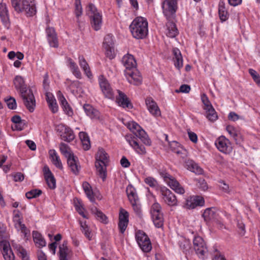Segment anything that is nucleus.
<instances>
[{"instance_id":"f257e3e1","label":"nucleus","mask_w":260,"mask_h":260,"mask_svg":"<svg viewBox=\"0 0 260 260\" xmlns=\"http://www.w3.org/2000/svg\"><path fill=\"white\" fill-rule=\"evenodd\" d=\"M127 127L134 133L135 136L132 135H126L125 136L126 141L138 153L145 154L146 153L145 148L143 145L139 144L137 138H139L144 144L150 146L151 140L148 136L145 131L134 121L128 122Z\"/></svg>"},{"instance_id":"f03ea898","label":"nucleus","mask_w":260,"mask_h":260,"mask_svg":"<svg viewBox=\"0 0 260 260\" xmlns=\"http://www.w3.org/2000/svg\"><path fill=\"white\" fill-rule=\"evenodd\" d=\"M13 82L15 88L19 90L24 105L30 112H32L36 107V100L32 90L27 88L24 80L21 76H16Z\"/></svg>"},{"instance_id":"7ed1b4c3","label":"nucleus","mask_w":260,"mask_h":260,"mask_svg":"<svg viewBox=\"0 0 260 260\" xmlns=\"http://www.w3.org/2000/svg\"><path fill=\"white\" fill-rule=\"evenodd\" d=\"M129 29L135 38L142 39L148 34V22L146 18L138 17L133 21L129 26Z\"/></svg>"},{"instance_id":"20e7f679","label":"nucleus","mask_w":260,"mask_h":260,"mask_svg":"<svg viewBox=\"0 0 260 260\" xmlns=\"http://www.w3.org/2000/svg\"><path fill=\"white\" fill-rule=\"evenodd\" d=\"M61 153L67 158V164L71 172L75 175L79 174L81 167L77 157L71 151L70 147L61 143L59 147Z\"/></svg>"},{"instance_id":"39448f33","label":"nucleus","mask_w":260,"mask_h":260,"mask_svg":"<svg viewBox=\"0 0 260 260\" xmlns=\"http://www.w3.org/2000/svg\"><path fill=\"white\" fill-rule=\"evenodd\" d=\"M11 5L17 13L24 12L27 16H32L36 13L34 0H11Z\"/></svg>"},{"instance_id":"423d86ee","label":"nucleus","mask_w":260,"mask_h":260,"mask_svg":"<svg viewBox=\"0 0 260 260\" xmlns=\"http://www.w3.org/2000/svg\"><path fill=\"white\" fill-rule=\"evenodd\" d=\"M108 154L102 148H99L96 154L95 166L98 175L103 180L106 177V164L108 162Z\"/></svg>"},{"instance_id":"0eeeda50","label":"nucleus","mask_w":260,"mask_h":260,"mask_svg":"<svg viewBox=\"0 0 260 260\" xmlns=\"http://www.w3.org/2000/svg\"><path fill=\"white\" fill-rule=\"evenodd\" d=\"M150 213L153 223L155 227L159 228L164 224L163 213L160 205L155 202L152 204L150 209Z\"/></svg>"},{"instance_id":"6e6552de","label":"nucleus","mask_w":260,"mask_h":260,"mask_svg":"<svg viewBox=\"0 0 260 260\" xmlns=\"http://www.w3.org/2000/svg\"><path fill=\"white\" fill-rule=\"evenodd\" d=\"M88 11L91 13L92 19L91 26L95 30L100 29L102 24V16L98 12L96 8L92 4H89L88 7Z\"/></svg>"},{"instance_id":"1a4fd4ad","label":"nucleus","mask_w":260,"mask_h":260,"mask_svg":"<svg viewBox=\"0 0 260 260\" xmlns=\"http://www.w3.org/2000/svg\"><path fill=\"white\" fill-rule=\"evenodd\" d=\"M99 83L102 93L105 98L109 99L114 98V93L108 81L103 75L99 77Z\"/></svg>"},{"instance_id":"9d476101","label":"nucleus","mask_w":260,"mask_h":260,"mask_svg":"<svg viewBox=\"0 0 260 260\" xmlns=\"http://www.w3.org/2000/svg\"><path fill=\"white\" fill-rule=\"evenodd\" d=\"M103 46L106 50V55L110 59L115 57L114 43L113 36L111 34L106 35L104 38Z\"/></svg>"},{"instance_id":"9b49d317","label":"nucleus","mask_w":260,"mask_h":260,"mask_svg":"<svg viewBox=\"0 0 260 260\" xmlns=\"http://www.w3.org/2000/svg\"><path fill=\"white\" fill-rule=\"evenodd\" d=\"M193 244L197 254L203 259L208 250L203 238L200 236L196 237L193 239Z\"/></svg>"},{"instance_id":"f8f14e48","label":"nucleus","mask_w":260,"mask_h":260,"mask_svg":"<svg viewBox=\"0 0 260 260\" xmlns=\"http://www.w3.org/2000/svg\"><path fill=\"white\" fill-rule=\"evenodd\" d=\"M160 192L162 199L164 202L170 206H176L177 204V200L175 195L166 187H161Z\"/></svg>"},{"instance_id":"ddd939ff","label":"nucleus","mask_w":260,"mask_h":260,"mask_svg":"<svg viewBox=\"0 0 260 260\" xmlns=\"http://www.w3.org/2000/svg\"><path fill=\"white\" fill-rule=\"evenodd\" d=\"M162 8L163 9V13L167 17H168L174 14L177 9V3L176 0H165L163 2L162 4Z\"/></svg>"},{"instance_id":"4468645a","label":"nucleus","mask_w":260,"mask_h":260,"mask_svg":"<svg viewBox=\"0 0 260 260\" xmlns=\"http://www.w3.org/2000/svg\"><path fill=\"white\" fill-rule=\"evenodd\" d=\"M217 149L224 153H230L232 151V146L230 141L224 136L219 137L215 141Z\"/></svg>"},{"instance_id":"2eb2a0df","label":"nucleus","mask_w":260,"mask_h":260,"mask_svg":"<svg viewBox=\"0 0 260 260\" xmlns=\"http://www.w3.org/2000/svg\"><path fill=\"white\" fill-rule=\"evenodd\" d=\"M125 75L129 83L134 85H139L142 81V77L139 72L135 68L130 70L124 71Z\"/></svg>"},{"instance_id":"dca6fc26","label":"nucleus","mask_w":260,"mask_h":260,"mask_svg":"<svg viewBox=\"0 0 260 260\" xmlns=\"http://www.w3.org/2000/svg\"><path fill=\"white\" fill-rule=\"evenodd\" d=\"M0 247L2 249V254L5 260H14L15 256L8 241L6 240H1Z\"/></svg>"},{"instance_id":"f3484780","label":"nucleus","mask_w":260,"mask_h":260,"mask_svg":"<svg viewBox=\"0 0 260 260\" xmlns=\"http://www.w3.org/2000/svg\"><path fill=\"white\" fill-rule=\"evenodd\" d=\"M0 18L1 21L7 29H9L11 22L9 18L8 10L6 4H0Z\"/></svg>"},{"instance_id":"a211bd4d","label":"nucleus","mask_w":260,"mask_h":260,"mask_svg":"<svg viewBox=\"0 0 260 260\" xmlns=\"http://www.w3.org/2000/svg\"><path fill=\"white\" fill-rule=\"evenodd\" d=\"M221 212L214 207H211L206 209L203 214V217L206 221L211 220L215 221L219 217Z\"/></svg>"},{"instance_id":"6ab92c4d","label":"nucleus","mask_w":260,"mask_h":260,"mask_svg":"<svg viewBox=\"0 0 260 260\" xmlns=\"http://www.w3.org/2000/svg\"><path fill=\"white\" fill-rule=\"evenodd\" d=\"M59 260H68L71 257L72 252L68 247V241L64 240L59 246Z\"/></svg>"},{"instance_id":"aec40b11","label":"nucleus","mask_w":260,"mask_h":260,"mask_svg":"<svg viewBox=\"0 0 260 260\" xmlns=\"http://www.w3.org/2000/svg\"><path fill=\"white\" fill-rule=\"evenodd\" d=\"M44 175L46 183L50 189H54L56 187L55 179L50 170L48 167L45 166L43 168Z\"/></svg>"},{"instance_id":"412c9836","label":"nucleus","mask_w":260,"mask_h":260,"mask_svg":"<svg viewBox=\"0 0 260 260\" xmlns=\"http://www.w3.org/2000/svg\"><path fill=\"white\" fill-rule=\"evenodd\" d=\"M148 110L155 116L160 115V111L156 103L151 98H147L145 100Z\"/></svg>"},{"instance_id":"4be33fe9","label":"nucleus","mask_w":260,"mask_h":260,"mask_svg":"<svg viewBox=\"0 0 260 260\" xmlns=\"http://www.w3.org/2000/svg\"><path fill=\"white\" fill-rule=\"evenodd\" d=\"M169 146L171 150L176 153L180 157L184 158L187 155V151L185 149L180 146V145L175 141L169 142Z\"/></svg>"},{"instance_id":"5701e85b","label":"nucleus","mask_w":260,"mask_h":260,"mask_svg":"<svg viewBox=\"0 0 260 260\" xmlns=\"http://www.w3.org/2000/svg\"><path fill=\"white\" fill-rule=\"evenodd\" d=\"M118 93V96L116 98V102L118 103L119 106L125 108H127L132 109L133 105L131 102L128 100L127 96L122 91L117 90Z\"/></svg>"},{"instance_id":"b1692460","label":"nucleus","mask_w":260,"mask_h":260,"mask_svg":"<svg viewBox=\"0 0 260 260\" xmlns=\"http://www.w3.org/2000/svg\"><path fill=\"white\" fill-rule=\"evenodd\" d=\"M122 62L125 68V70H133L136 68V61L134 56L131 54L124 55L122 59Z\"/></svg>"},{"instance_id":"393cba45","label":"nucleus","mask_w":260,"mask_h":260,"mask_svg":"<svg viewBox=\"0 0 260 260\" xmlns=\"http://www.w3.org/2000/svg\"><path fill=\"white\" fill-rule=\"evenodd\" d=\"M60 131H63V134L61 135V139L67 142H70L75 138L73 131L69 127L61 124L58 126Z\"/></svg>"},{"instance_id":"a878e982","label":"nucleus","mask_w":260,"mask_h":260,"mask_svg":"<svg viewBox=\"0 0 260 260\" xmlns=\"http://www.w3.org/2000/svg\"><path fill=\"white\" fill-rule=\"evenodd\" d=\"M173 61L176 68L180 70L183 67V58L180 51L177 48L173 49Z\"/></svg>"},{"instance_id":"bb28decb","label":"nucleus","mask_w":260,"mask_h":260,"mask_svg":"<svg viewBox=\"0 0 260 260\" xmlns=\"http://www.w3.org/2000/svg\"><path fill=\"white\" fill-rule=\"evenodd\" d=\"M47 39L50 46L56 48L58 47V41L55 30L53 28L46 29Z\"/></svg>"},{"instance_id":"cd10ccee","label":"nucleus","mask_w":260,"mask_h":260,"mask_svg":"<svg viewBox=\"0 0 260 260\" xmlns=\"http://www.w3.org/2000/svg\"><path fill=\"white\" fill-rule=\"evenodd\" d=\"M167 182L170 187L175 190L176 192L180 194H183L184 193V188L172 176Z\"/></svg>"},{"instance_id":"c85d7f7f","label":"nucleus","mask_w":260,"mask_h":260,"mask_svg":"<svg viewBox=\"0 0 260 260\" xmlns=\"http://www.w3.org/2000/svg\"><path fill=\"white\" fill-rule=\"evenodd\" d=\"M226 129L228 133L232 137L237 144H240L243 140L240 133L231 125H228Z\"/></svg>"},{"instance_id":"c756f323","label":"nucleus","mask_w":260,"mask_h":260,"mask_svg":"<svg viewBox=\"0 0 260 260\" xmlns=\"http://www.w3.org/2000/svg\"><path fill=\"white\" fill-rule=\"evenodd\" d=\"M126 192L128 199L131 203L139 202V198L136 189L131 184L128 185L126 189Z\"/></svg>"},{"instance_id":"7c9ffc66","label":"nucleus","mask_w":260,"mask_h":260,"mask_svg":"<svg viewBox=\"0 0 260 260\" xmlns=\"http://www.w3.org/2000/svg\"><path fill=\"white\" fill-rule=\"evenodd\" d=\"M166 35L170 38H174L178 34V29L175 24L172 21H169L166 23Z\"/></svg>"},{"instance_id":"2f4dec72","label":"nucleus","mask_w":260,"mask_h":260,"mask_svg":"<svg viewBox=\"0 0 260 260\" xmlns=\"http://www.w3.org/2000/svg\"><path fill=\"white\" fill-rule=\"evenodd\" d=\"M218 14L221 21H224L228 19L229 13L225 7L223 1H220L218 5Z\"/></svg>"},{"instance_id":"473e14b6","label":"nucleus","mask_w":260,"mask_h":260,"mask_svg":"<svg viewBox=\"0 0 260 260\" xmlns=\"http://www.w3.org/2000/svg\"><path fill=\"white\" fill-rule=\"evenodd\" d=\"M67 61L68 62V66L70 68L73 75L78 79L81 78V73L79 69V68L75 62H74L71 58H68Z\"/></svg>"},{"instance_id":"72a5a7b5","label":"nucleus","mask_w":260,"mask_h":260,"mask_svg":"<svg viewBox=\"0 0 260 260\" xmlns=\"http://www.w3.org/2000/svg\"><path fill=\"white\" fill-rule=\"evenodd\" d=\"M83 109L86 114L91 118L99 116V111L89 104H84Z\"/></svg>"},{"instance_id":"f704fd0d","label":"nucleus","mask_w":260,"mask_h":260,"mask_svg":"<svg viewBox=\"0 0 260 260\" xmlns=\"http://www.w3.org/2000/svg\"><path fill=\"white\" fill-rule=\"evenodd\" d=\"M206 111V116L207 118L211 122L216 121L218 118V116L216 112L213 107H210L208 108H204Z\"/></svg>"},{"instance_id":"c9c22d12","label":"nucleus","mask_w":260,"mask_h":260,"mask_svg":"<svg viewBox=\"0 0 260 260\" xmlns=\"http://www.w3.org/2000/svg\"><path fill=\"white\" fill-rule=\"evenodd\" d=\"M79 63L81 68L84 71L85 74L89 78L92 76L89 67L84 57L81 55L79 56Z\"/></svg>"},{"instance_id":"e433bc0d","label":"nucleus","mask_w":260,"mask_h":260,"mask_svg":"<svg viewBox=\"0 0 260 260\" xmlns=\"http://www.w3.org/2000/svg\"><path fill=\"white\" fill-rule=\"evenodd\" d=\"M79 135L82 143L84 149L86 150H88L90 147V143L88 135L86 133L82 132L79 133Z\"/></svg>"},{"instance_id":"4c0bfd02","label":"nucleus","mask_w":260,"mask_h":260,"mask_svg":"<svg viewBox=\"0 0 260 260\" xmlns=\"http://www.w3.org/2000/svg\"><path fill=\"white\" fill-rule=\"evenodd\" d=\"M49 153L53 164L56 166V167L62 170L63 169L62 163L59 157L58 156L55 151L54 150H50Z\"/></svg>"},{"instance_id":"58836bf2","label":"nucleus","mask_w":260,"mask_h":260,"mask_svg":"<svg viewBox=\"0 0 260 260\" xmlns=\"http://www.w3.org/2000/svg\"><path fill=\"white\" fill-rule=\"evenodd\" d=\"M91 212L95 215L96 219L101 222L105 223L107 222L106 216L102 211L99 210L95 207L91 208Z\"/></svg>"},{"instance_id":"ea45409f","label":"nucleus","mask_w":260,"mask_h":260,"mask_svg":"<svg viewBox=\"0 0 260 260\" xmlns=\"http://www.w3.org/2000/svg\"><path fill=\"white\" fill-rule=\"evenodd\" d=\"M138 244L142 250L144 252H148L152 249L151 243L148 237H147V239L142 241V243L139 242Z\"/></svg>"},{"instance_id":"a19ab883","label":"nucleus","mask_w":260,"mask_h":260,"mask_svg":"<svg viewBox=\"0 0 260 260\" xmlns=\"http://www.w3.org/2000/svg\"><path fill=\"white\" fill-rule=\"evenodd\" d=\"M188 166L190 170L197 174H201L203 172V169L193 161H190Z\"/></svg>"},{"instance_id":"79ce46f5","label":"nucleus","mask_w":260,"mask_h":260,"mask_svg":"<svg viewBox=\"0 0 260 260\" xmlns=\"http://www.w3.org/2000/svg\"><path fill=\"white\" fill-rule=\"evenodd\" d=\"M42 193L41 190L39 189H32L25 193V196L28 199L36 198Z\"/></svg>"},{"instance_id":"37998d69","label":"nucleus","mask_w":260,"mask_h":260,"mask_svg":"<svg viewBox=\"0 0 260 260\" xmlns=\"http://www.w3.org/2000/svg\"><path fill=\"white\" fill-rule=\"evenodd\" d=\"M11 120L13 123L16 124L14 129L21 131L23 129L22 120L20 116L15 115L12 117Z\"/></svg>"},{"instance_id":"c03bdc74","label":"nucleus","mask_w":260,"mask_h":260,"mask_svg":"<svg viewBox=\"0 0 260 260\" xmlns=\"http://www.w3.org/2000/svg\"><path fill=\"white\" fill-rule=\"evenodd\" d=\"M81 230L84 233L85 237L89 240L91 238V234L89 228L86 224V222H80Z\"/></svg>"},{"instance_id":"a18cd8bd","label":"nucleus","mask_w":260,"mask_h":260,"mask_svg":"<svg viewBox=\"0 0 260 260\" xmlns=\"http://www.w3.org/2000/svg\"><path fill=\"white\" fill-rule=\"evenodd\" d=\"M5 101L7 103L8 107L10 109L15 110L17 108V104L15 99L12 96L8 99H5Z\"/></svg>"},{"instance_id":"49530a36","label":"nucleus","mask_w":260,"mask_h":260,"mask_svg":"<svg viewBox=\"0 0 260 260\" xmlns=\"http://www.w3.org/2000/svg\"><path fill=\"white\" fill-rule=\"evenodd\" d=\"M147 235L142 231H138L136 233V239L137 243L141 242L142 243V241L147 239Z\"/></svg>"},{"instance_id":"de8ad7c7","label":"nucleus","mask_w":260,"mask_h":260,"mask_svg":"<svg viewBox=\"0 0 260 260\" xmlns=\"http://www.w3.org/2000/svg\"><path fill=\"white\" fill-rule=\"evenodd\" d=\"M197 181V186L202 190H206L208 188V186L205 180L202 178H199L196 179Z\"/></svg>"},{"instance_id":"09e8293b","label":"nucleus","mask_w":260,"mask_h":260,"mask_svg":"<svg viewBox=\"0 0 260 260\" xmlns=\"http://www.w3.org/2000/svg\"><path fill=\"white\" fill-rule=\"evenodd\" d=\"M82 14V8L81 5L80 0L75 1V14L77 18L80 16Z\"/></svg>"},{"instance_id":"8fccbe9b","label":"nucleus","mask_w":260,"mask_h":260,"mask_svg":"<svg viewBox=\"0 0 260 260\" xmlns=\"http://www.w3.org/2000/svg\"><path fill=\"white\" fill-rule=\"evenodd\" d=\"M249 73L252 76L255 83L258 85H260V76L259 74L254 70L252 69L249 70Z\"/></svg>"},{"instance_id":"3c124183","label":"nucleus","mask_w":260,"mask_h":260,"mask_svg":"<svg viewBox=\"0 0 260 260\" xmlns=\"http://www.w3.org/2000/svg\"><path fill=\"white\" fill-rule=\"evenodd\" d=\"M17 251L18 255L22 258V260H29L26 251L24 248L19 246Z\"/></svg>"},{"instance_id":"603ef678","label":"nucleus","mask_w":260,"mask_h":260,"mask_svg":"<svg viewBox=\"0 0 260 260\" xmlns=\"http://www.w3.org/2000/svg\"><path fill=\"white\" fill-rule=\"evenodd\" d=\"M75 207L76 211L79 213L80 215H81L83 218H88L87 216L84 213L83 211L84 208H83L82 205L79 201H78L77 203H75Z\"/></svg>"},{"instance_id":"864d4df0","label":"nucleus","mask_w":260,"mask_h":260,"mask_svg":"<svg viewBox=\"0 0 260 260\" xmlns=\"http://www.w3.org/2000/svg\"><path fill=\"white\" fill-rule=\"evenodd\" d=\"M128 213L127 211L124 210V209H121L120 210L119 216V221H125L128 222Z\"/></svg>"},{"instance_id":"5fc2aeb1","label":"nucleus","mask_w":260,"mask_h":260,"mask_svg":"<svg viewBox=\"0 0 260 260\" xmlns=\"http://www.w3.org/2000/svg\"><path fill=\"white\" fill-rule=\"evenodd\" d=\"M179 244L180 248L184 252L190 248V244L188 241L183 239L179 241Z\"/></svg>"},{"instance_id":"6e6d98bb","label":"nucleus","mask_w":260,"mask_h":260,"mask_svg":"<svg viewBox=\"0 0 260 260\" xmlns=\"http://www.w3.org/2000/svg\"><path fill=\"white\" fill-rule=\"evenodd\" d=\"M201 100H202V103L204 105V108H208L212 106V105L211 104V103L208 99V98L207 97V96L206 95V94L203 93L201 95Z\"/></svg>"},{"instance_id":"4d7b16f0","label":"nucleus","mask_w":260,"mask_h":260,"mask_svg":"<svg viewBox=\"0 0 260 260\" xmlns=\"http://www.w3.org/2000/svg\"><path fill=\"white\" fill-rule=\"evenodd\" d=\"M192 197H191L189 199L186 200L185 204V207L188 209H192L197 207L196 203H194V201Z\"/></svg>"},{"instance_id":"13d9d810","label":"nucleus","mask_w":260,"mask_h":260,"mask_svg":"<svg viewBox=\"0 0 260 260\" xmlns=\"http://www.w3.org/2000/svg\"><path fill=\"white\" fill-rule=\"evenodd\" d=\"M194 203H196L197 206H203L204 205L205 201L202 197L195 196L192 197Z\"/></svg>"},{"instance_id":"bf43d9fd","label":"nucleus","mask_w":260,"mask_h":260,"mask_svg":"<svg viewBox=\"0 0 260 260\" xmlns=\"http://www.w3.org/2000/svg\"><path fill=\"white\" fill-rule=\"evenodd\" d=\"M43 87L45 90L48 91L49 87V75L48 73H46L44 76V80L43 82Z\"/></svg>"},{"instance_id":"052dcab7","label":"nucleus","mask_w":260,"mask_h":260,"mask_svg":"<svg viewBox=\"0 0 260 260\" xmlns=\"http://www.w3.org/2000/svg\"><path fill=\"white\" fill-rule=\"evenodd\" d=\"M190 90V86L187 84L182 85L179 90H176L177 92L188 93Z\"/></svg>"},{"instance_id":"680f3d73","label":"nucleus","mask_w":260,"mask_h":260,"mask_svg":"<svg viewBox=\"0 0 260 260\" xmlns=\"http://www.w3.org/2000/svg\"><path fill=\"white\" fill-rule=\"evenodd\" d=\"M145 182L150 187L155 186L156 184V181L152 177H148L145 179Z\"/></svg>"},{"instance_id":"e2e57ef3","label":"nucleus","mask_w":260,"mask_h":260,"mask_svg":"<svg viewBox=\"0 0 260 260\" xmlns=\"http://www.w3.org/2000/svg\"><path fill=\"white\" fill-rule=\"evenodd\" d=\"M127 224L128 222L119 221L118 228L121 233L123 234L125 232Z\"/></svg>"},{"instance_id":"0e129e2a","label":"nucleus","mask_w":260,"mask_h":260,"mask_svg":"<svg viewBox=\"0 0 260 260\" xmlns=\"http://www.w3.org/2000/svg\"><path fill=\"white\" fill-rule=\"evenodd\" d=\"M48 106L50 109L53 113H55L57 112L58 106L56 102V100L54 101L53 102H50L48 103Z\"/></svg>"},{"instance_id":"69168bd1","label":"nucleus","mask_w":260,"mask_h":260,"mask_svg":"<svg viewBox=\"0 0 260 260\" xmlns=\"http://www.w3.org/2000/svg\"><path fill=\"white\" fill-rule=\"evenodd\" d=\"M134 210L137 213V215H140L141 214V208L140 205L138 204V202H135V203H131Z\"/></svg>"},{"instance_id":"338daca9","label":"nucleus","mask_w":260,"mask_h":260,"mask_svg":"<svg viewBox=\"0 0 260 260\" xmlns=\"http://www.w3.org/2000/svg\"><path fill=\"white\" fill-rule=\"evenodd\" d=\"M63 111L66 112V113L69 116H72L73 114V111L70 107V105L68 103H67V105L61 106Z\"/></svg>"},{"instance_id":"774afa93","label":"nucleus","mask_w":260,"mask_h":260,"mask_svg":"<svg viewBox=\"0 0 260 260\" xmlns=\"http://www.w3.org/2000/svg\"><path fill=\"white\" fill-rule=\"evenodd\" d=\"M35 243L38 245L39 247H43L46 246V242L44 238L42 237L41 238L38 239V240L35 241Z\"/></svg>"}]
</instances>
